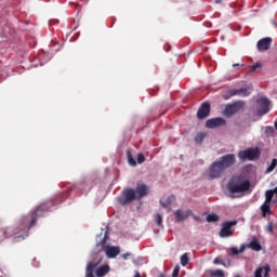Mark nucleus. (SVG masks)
I'll return each instance as SVG.
<instances>
[{
  "label": "nucleus",
  "instance_id": "obj_8",
  "mask_svg": "<svg viewBox=\"0 0 277 277\" xmlns=\"http://www.w3.org/2000/svg\"><path fill=\"white\" fill-rule=\"evenodd\" d=\"M243 105L245 103L242 101H237L233 104H227L224 109V116H227V117L235 116V114L243 109Z\"/></svg>",
  "mask_w": 277,
  "mask_h": 277
},
{
  "label": "nucleus",
  "instance_id": "obj_31",
  "mask_svg": "<svg viewBox=\"0 0 277 277\" xmlns=\"http://www.w3.org/2000/svg\"><path fill=\"white\" fill-rule=\"evenodd\" d=\"M265 230H267V233H271L273 235L274 234V223L273 222H268Z\"/></svg>",
  "mask_w": 277,
  "mask_h": 277
},
{
  "label": "nucleus",
  "instance_id": "obj_20",
  "mask_svg": "<svg viewBox=\"0 0 277 277\" xmlns=\"http://www.w3.org/2000/svg\"><path fill=\"white\" fill-rule=\"evenodd\" d=\"M249 248H251V250H255V252L261 251V243H259V240L253 239L250 243H249Z\"/></svg>",
  "mask_w": 277,
  "mask_h": 277
},
{
  "label": "nucleus",
  "instance_id": "obj_2",
  "mask_svg": "<svg viewBox=\"0 0 277 277\" xmlns=\"http://www.w3.org/2000/svg\"><path fill=\"white\" fill-rule=\"evenodd\" d=\"M235 163H237L235 154L222 156L217 161L213 162L208 170L210 181H213V179H220L222 174H224L228 168H233Z\"/></svg>",
  "mask_w": 277,
  "mask_h": 277
},
{
  "label": "nucleus",
  "instance_id": "obj_25",
  "mask_svg": "<svg viewBox=\"0 0 277 277\" xmlns=\"http://www.w3.org/2000/svg\"><path fill=\"white\" fill-rule=\"evenodd\" d=\"M264 133L267 137H274V127H266Z\"/></svg>",
  "mask_w": 277,
  "mask_h": 277
},
{
  "label": "nucleus",
  "instance_id": "obj_32",
  "mask_svg": "<svg viewBox=\"0 0 277 277\" xmlns=\"http://www.w3.org/2000/svg\"><path fill=\"white\" fill-rule=\"evenodd\" d=\"M263 272H264V268H263V267H259V268L254 272V277H263Z\"/></svg>",
  "mask_w": 277,
  "mask_h": 277
},
{
  "label": "nucleus",
  "instance_id": "obj_23",
  "mask_svg": "<svg viewBox=\"0 0 277 277\" xmlns=\"http://www.w3.org/2000/svg\"><path fill=\"white\" fill-rule=\"evenodd\" d=\"M277 194V186L273 189H268L265 192V198H267L268 200H272L274 198V195Z\"/></svg>",
  "mask_w": 277,
  "mask_h": 277
},
{
  "label": "nucleus",
  "instance_id": "obj_12",
  "mask_svg": "<svg viewBox=\"0 0 277 277\" xmlns=\"http://www.w3.org/2000/svg\"><path fill=\"white\" fill-rule=\"evenodd\" d=\"M258 103L261 105L258 109V116H265V114L269 113V100L262 97L258 101Z\"/></svg>",
  "mask_w": 277,
  "mask_h": 277
},
{
  "label": "nucleus",
  "instance_id": "obj_19",
  "mask_svg": "<svg viewBox=\"0 0 277 277\" xmlns=\"http://www.w3.org/2000/svg\"><path fill=\"white\" fill-rule=\"evenodd\" d=\"M175 199H176V197H174V195H171L166 200H160V205H161V207L166 208V207L172 205V202H174Z\"/></svg>",
  "mask_w": 277,
  "mask_h": 277
},
{
  "label": "nucleus",
  "instance_id": "obj_13",
  "mask_svg": "<svg viewBox=\"0 0 277 277\" xmlns=\"http://www.w3.org/2000/svg\"><path fill=\"white\" fill-rule=\"evenodd\" d=\"M258 51H269L272 47V38L266 37L258 41Z\"/></svg>",
  "mask_w": 277,
  "mask_h": 277
},
{
  "label": "nucleus",
  "instance_id": "obj_37",
  "mask_svg": "<svg viewBox=\"0 0 277 277\" xmlns=\"http://www.w3.org/2000/svg\"><path fill=\"white\" fill-rule=\"evenodd\" d=\"M258 68H261V63L251 66V72H254V70H256Z\"/></svg>",
  "mask_w": 277,
  "mask_h": 277
},
{
  "label": "nucleus",
  "instance_id": "obj_43",
  "mask_svg": "<svg viewBox=\"0 0 277 277\" xmlns=\"http://www.w3.org/2000/svg\"><path fill=\"white\" fill-rule=\"evenodd\" d=\"M235 277H241V276H239V275H236Z\"/></svg>",
  "mask_w": 277,
  "mask_h": 277
},
{
  "label": "nucleus",
  "instance_id": "obj_10",
  "mask_svg": "<svg viewBox=\"0 0 277 277\" xmlns=\"http://www.w3.org/2000/svg\"><path fill=\"white\" fill-rule=\"evenodd\" d=\"M211 114V104L209 102L202 103L197 111L198 120H205V118H209Z\"/></svg>",
  "mask_w": 277,
  "mask_h": 277
},
{
  "label": "nucleus",
  "instance_id": "obj_29",
  "mask_svg": "<svg viewBox=\"0 0 277 277\" xmlns=\"http://www.w3.org/2000/svg\"><path fill=\"white\" fill-rule=\"evenodd\" d=\"M202 140H205V133H198L195 137V142L197 144H201L202 143Z\"/></svg>",
  "mask_w": 277,
  "mask_h": 277
},
{
  "label": "nucleus",
  "instance_id": "obj_4",
  "mask_svg": "<svg viewBox=\"0 0 277 277\" xmlns=\"http://www.w3.org/2000/svg\"><path fill=\"white\" fill-rule=\"evenodd\" d=\"M108 238L109 235L107 234V232H105L104 238L102 239V241H100V243H97V246H102V249L104 250L108 259H116L117 255L120 254V247L105 246V243H107Z\"/></svg>",
  "mask_w": 277,
  "mask_h": 277
},
{
  "label": "nucleus",
  "instance_id": "obj_33",
  "mask_svg": "<svg viewBox=\"0 0 277 277\" xmlns=\"http://www.w3.org/2000/svg\"><path fill=\"white\" fill-rule=\"evenodd\" d=\"M180 272H181V266L176 265L173 269L172 277H179Z\"/></svg>",
  "mask_w": 277,
  "mask_h": 277
},
{
  "label": "nucleus",
  "instance_id": "obj_22",
  "mask_svg": "<svg viewBox=\"0 0 277 277\" xmlns=\"http://www.w3.org/2000/svg\"><path fill=\"white\" fill-rule=\"evenodd\" d=\"M127 158H128L129 166H132V167L137 166V162L135 161V159H133V154H131L130 150L127 151Z\"/></svg>",
  "mask_w": 277,
  "mask_h": 277
},
{
  "label": "nucleus",
  "instance_id": "obj_16",
  "mask_svg": "<svg viewBox=\"0 0 277 277\" xmlns=\"http://www.w3.org/2000/svg\"><path fill=\"white\" fill-rule=\"evenodd\" d=\"M189 215H192V210L183 212V210L179 209L174 213L176 222H183V221L187 220L189 217Z\"/></svg>",
  "mask_w": 277,
  "mask_h": 277
},
{
  "label": "nucleus",
  "instance_id": "obj_1",
  "mask_svg": "<svg viewBox=\"0 0 277 277\" xmlns=\"http://www.w3.org/2000/svg\"><path fill=\"white\" fill-rule=\"evenodd\" d=\"M51 207H53V203L50 201L42 202L35 207L27 215H24L19 220L15 228L6 227L3 232L4 237L6 239L13 237V241L15 242L23 241L26 237H29V229L36 226L38 217H42L44 213L50 211Z\"/></svg>",
  "mask_w": 277,
  "mask_h": 277
},
{
  "label": "nucleus",
  "instance_id": "obj_34",
  "mask_svg": "<svg viewBox=\"0 0 277 277\" xmlns=\"http://www.w3.org/2000/svg\"><path fill=\"white\" fill-rule=\"evenodd\" d=\"M146 161V157H144V154L137 155V163H144Z\"/></svg>",
  "mask_w": 277,
  "mask_h": 277
},
{
  "label": "nucleus",
  "instance_id": "obj_28",
  "mask_svg": "<svg viewBox=\"0 0 277 277\" xmlns=\"http://www.w3.org/2000/svg\"><path fill=\"white\" fill-rule=\"evenodd\" d=\"M243 250H246L245 247H242L240 249H237V247H233L230 249V254H233V255L241 254V252H243Z\"/></svg>",
  "mask_w": 277,
  "mask_h": 277
},
{
  "label": "nucleus",
  "instance_id": "obj_39",
  "mask_svg": "<svg viewBox=\"0 0 277 277\" xmlns=\"http://www.w3.org/2000/svg\"><path fill=\"white\" fill-rule=\"evenodd\" d=\"M194 220H196V222H200V216L194 215Z\"/></svg>",
  "mask_w": 277,
  "mask_h": 277
},
{
  "label": "nucleus",
  "instance_id": "obj_14",
  "mask_svg": "<svg viewBox=\"0 0 277 277\" xmlns=\"http://www.w3.org/2000/svg\"><path fill=\"white\" fill-rule=\"evenodd\" d=\"M260 209L262 212V217H267V215H272V199H267L265 197V201Z\"/></svg>",
  "mask_w": 277,
  "mask_h": 277
},
{
  "label": "nucleus",
  "instance_id": "obj_11",
  "mask_svg": "<svg viewBox=\"0 0 277 277\" xmlns=\"http://www.w3.org/2000/svg\"><path fill=\"white\" fill-rule=\"evenodd\" d=\"M224 124H226V120L222 117H216V118L209 119L206 122V128L217 129V127H224Z\"/></svg>",
  "mask_w": 277,
  "mask_h": 277
},
{
  "label": "nucleus",
  "instance_id": "obj_35",
  "mask_svg": "<svg viewBox=\"0 0 277 277\" xmlns=\"http://www.w3.org/2000/svg\"><path fill=\"white\" fill-rule=\"evenodd\" d=\"M264 269V277H269V273L272 272V268L269 266L263 267Z\"/></svg>",
  "mask_w": 277,
  "mask_h": 277
},
{
  "label": "nucleus",
  "instance_id": "obj_9",
  "mask_svg": "<svg viewBox=\"0 0 277 277\" xmlns=\"http://www.w3.org/2000/svg\"><path fill=\"white\" fill-rule=\"evenodd\" d=\"M233 226H237V221H227L223 223V226L220 230V237H230L233 235Z\"/></svg>",
  "mask_w": 277,
  "mask_h": 277
},
{
  "label": "nucleus",
  "instance_id": "obj_6",
  "mask_svg": "<svg viewBox=\"0 0 277 277\" xmlns=\"http://www.w3.org/2000/svg\"><path fill=\"white\" fill-rule=\"evenodd\" d=\"M259 157H261L259 148H249L238 153V158L241 161H254V159H259Z\"/></svg>",
  "mask_w": 277,
  "mask_h": 277
},
{
  "label": "nucleus",
  "instance_id": "obj_30",
  "mask_svg": "<svg viewBox=\"0 0 277 277\" xmlns=\"http://www.w3.org/2000/svg\"><path fill=\"white\" fill-rule=\"evenodd\" d=\"M155 220L158 226H161L163 224V217L161 216V214H156Z\"/></svg>",
  "mask_w": 277,
  "mask_h": 277
},
{
  "label": "nucleus",
  "instance_id": "obj_36",
  "mask_svg": "<svg viewBox=\"0 0 277 277\" xmlns=\"http://www.w3.org/2000/svg\"><path fill=\"white\" fill-rule=\"evenodd\" d=\"M213 263H214V265H226L222 260H220L217 258L214 259Z\"/></svg>",
  "mask_w": 277,
  "mask_h": 277
},
{
  "label": "nucleus",
  "instance_id": "obj_26",
  "mask_svg": "<svg viewBox=\"0 0 277 277\" xmlns=\"http://www.w3.org/2000/svg\"><path fill=\"white\" fill-rule=\"evenodd\" d=\"M206 220L209 223H211V222H219L220 221V216L217 214H208Z\"/></svg>",
  "mask_w": 277,
  "mask_h": 277
},
{
  "label": "nucleus",
  "instance_id": "obj_42",
  "mask_svg": "<svg viewBox=\"0 0 277 277\" xmlns=\"http://www.w3.org/2000/svg\"><path fill=\"white\" fill-rule=\"evenodd\" d=\"M274 25H275V27H277V23L276 22H274Z\"/></svg>",
  "mask_w": 277,
  "mask_h": 277
},
{
  "label": "nucleus",
  "instance_id": "obj_21",
  "mask_svg": "<svg viewBox=\"0 0 277 277\" xmlns=\"http://www.w3.org/2000/svg\"><path fill=\"white\" fill-rule=\"evenodd\" d=\"M277 167V159L274 158L271 162V164L268 166V168L266 169V174H271V172H274V170H276Z\"/></svg>",
  "mask_w": 277,
  "mask_h": 277
},
{
  "label": "nucleus",
  "instance_id": "obj_18",
  "mask_svg": "<svg viewBox=\"0 0 277 277\" xmlns=\"http://www.w3.org/2000/svg\"><path fill=\"white\" fill-rule=\"evenodd\" d=\"M109 274V265L104 264L95 269L96 277H104Z\"/></svg>",
  "mask_w": 277,
  "mask_h": 277
},
{
  "label": "nucleus",
  "instance_id": "obj_38",
  "mask_svg": "<svg viewBox=\"0 0 277 277\" xmlns=\"http://www.w3.org/2000/svg\"><path fill=\"white\" fill-rule=\"evenodd\" d=\"M129 256H131L130 252L121 254V259H123L124 261L129 260Z\"/></svg>",
  "mask_w": 277,
  "mask_h": 277
},
{
  "label": "nucleus",
  "instance_id": "obj_27",
  "mask_svg": "<svg viewBox=\"0 0 277 277\" xmlns=\"http://www.w3.org/2000/svg\"><path fill=\"white\" fill-rule=\"evenodd\" d=\"M189 263V258L187 256V253H184L182 256H181V265L183 267H186V265Z\"/></svg>",
  "mask_w": 277,
  "mask_h": 277
},
{
  "label": "nucleus",
  "instance_id": "obj_24",
  "mask_svg": "<svg viewBox=\"0 0 277 277\" xmlns=\"http://www.w3.org/2000/svg\"><path fill=\"white\" fill-rule=\"evenodd\" d=\"M209 274L211 277H225L226 276L224 274V271H222V269L210 271Z\"/></svg>",
  "mask_w": 277,
  "mask_h": 277
},
{
  "label": "nucleus",
  "instance_id": "obj_15",
  "mask_svg": "<svg viewBox=\"0 0 277 277\" xmlns=\"http://www.w3.org/2000/svg\"><path fill=\"white\" fill-rule=\"evenodd\" d=\"M134 192L136 194V198L140 200L141 198H144V196H148V186L145 184H137Z\"/></svg>",
  "mask_w": 277,
  "mask_h": 277
},
{
  "label": "nucleus",
  "instance_id": "obj_41",
  "mask_svg": "<svg viewBox=\"0 0 277 277\" xmlns=\"http://www.w3.org/2000/svg\"><path fill=\"white\" fill-rule=\"evenodd\" d=\"M237 66H239V64H234V65H233L234 68L237 67Z\"/></svg>",
  "mask_w": 277,
  "mask_h": 277
},
{
  "label": "nucleus",
  "instance_id": "obj_40",
  "mask_svg": "<svg viewBox=\"0 0 277 277\" xmlns=\"http://www.w3.org/2000/svg\"><path fill=\"white\" fill-rule=\"evenodd\" d=\"M134 277H142V275L140 274V272H137Z\"/></svg>",
  "mask_w": 277,
  "mask_h": 277
},
{
  "label": "nucleus",
  "instance_id": "obj_5",
  "mask_svg": "<svg viewBox=\"0 0 277 277\" xmlns=\"http://www.w3.org/2000/svg\"><path fill=\"white\" fill-rule=\"evenodd\" d=\"M103 262V251L93 254V261L89 262L85 267V277H94V269Z\"/></svg>",
  "mask_w": 277,
  "mask_h": 277
},
{
  "label": "nucleus",
  "instance_id": "obj_7",
  "mask_svg": "<svg viewBox=\"0 0 277 277\" xmlns=\"http://www.w3.org/2000/svg\"><path fill=\"white\" fill-rule=\"evenodd\" d=\"M136 199L137 196L135 195V190L133 188H126L121 196L118 198V202L122 207H127V205H130V202H133V200Z\"/></svg>",
  "mask_w": 277,
  "mask_h": 277
},
{
  "label": "nucleus",
  "instance_id": "obj_17",
  "mask_svg": "<svg viewBox=\"0 0 277 277\" xmlns=\"http://www.w3.org/2000/svg\"><path fill=\"white\" fill-rule=\"evenodd\" d=\"M229 95L230 96H250V89L248 88H242V89H233L229 90Z\"/></svg>",
  "mask_w": 277,
  "mask_h": 277
},
{
  "label": "nucleus",
  "instance_id": "obj_3",
  "mask_svg": "<svg viewBox=\"0 0 277 277\" xmlns=\"http://www.w3.org/2000/svg\"><path fill=\"white\" fill-rule=\"evenodd\" d=\"M227 189L229 194H242L250 189V181L243 180L240 175H234L227 184Z\"/></svg>",
  "mask_w": 277,
  "mask_h": 277
}]
</instances>
